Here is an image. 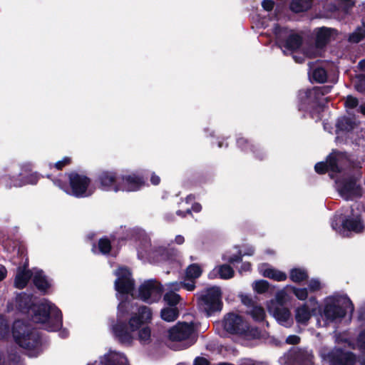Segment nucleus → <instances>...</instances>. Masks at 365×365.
<instances>
[{
	"label": "nucleus",
	"mask_w": 365,
	"mask_h": 365,
	"mask_svg": "<svg viewBox=\"0 0 365 365\" xmlns=\"http://www.w3.org/2000/svg\"><path fill=\"white\" fill-rule=\"evenodd\" d=\"M254 289L259 294L264 293L269 288V283L265 280H259L253 284Z\"/></svg>",
	"instance_id": "ea45409f"
},
{
	"label": "nucleus",
	"mask_w": 365,
	"mask_h": 365,
	"mask_svg": "<svg viewBox=\"0 0 365 365\" xmlns=\"http://www.w3.org/2000/svg\"><path fill=\"white\" fill-rule=\"evenodd\" d=\"M150 181L153 185H156L159 184L160 179L159 176L153 174L150 178Z\"/></svg>",
	"instance_id": "052dcab7"
},
{
	"label": "nucleus",
	"mask_w": 365,
	"mask_h": 365,
	"mask_svg": "<svg viewBox=\"0 0 365 365\" xmlns=\"http://www.w3.org/2000/svg\"><path fill=\"white\" fill-rule=\"evenodd\" d=\"M286 365H313V355L307 350H296L288 356Z\"/></svg>",
	"instance_id": "aec40b11"
},
{
	"label": "nucleus",
	"mask_w": 365,
	"mask_h": 365,
	"mask_svg": "<svg viewBox=\"0 0 365 365\" xmlns=\"http://www.w3.org/2000/svg\"><path fill=\"white\" fill-rule=\"evenodd\" d=\"M208 361L202 357H197L194 361V365H208Z\"/></svg>",
	"instance_id": "5fc2aeb1"
},
{
	"label": "nucleus",
	"mask_w": 365,
	"mask_h": 365,
	"mask_svg": "<svg viewBox=\"0 0 365 365\" xmlns=\"http://www.w3.org/2000/svg\"><path fill=\"white\" fill-rule=\"evenodd\" d=\"M357 110L361 113L362 114L365 115V103L359 106Z\"/></svg>",
	"instance_id": "338daca9"
},
{
	"label": "nucleus",
	"mask_w": 365,
	"mask_h": 365,
	"mask_svg": "<svg viewBox=\"0 0 365 365\" xmlns=\"http://www.w3.org/2000/svg\"><path fill=\"white\" fill-rule=\"evenodd\" d=\"M320 356L324 363L328 365H356V356L348 351L340 348L329 349L323 348L320 351Z\"/></svg>",
	"instance_id": "1a4fd4ad"
},
{
	"label": "nucleus",
	"mask_w": 365,
	"mask_h": 365,
	"mask_svg": "<svg viewBox=\"0 0 365 365\" xmlns=\"http://www.w3.org/2000/svg\"><path fill=\"white\" fill-rule=\"evenodd\" d=\"M358 344L361 348L365 349V330L359 334Z\"/></svg>",
	"instance_id": "603ef678"
},
{
	"label": "nucleus",
	"mask_w": 365,
	"mask_h": 365,
	"mask_svg": "<svg viewBox=\"0 0 365 365\" xmlns=\"http://www.w3.org/2000/svg\"><path fill=\"white\" fill-rule=\"evenodd\" d=\"M316 45L312 46L305 51L306 56L316 58L321 56L322 48L324 47L332 38L336 35V31L327 27L315 29Z\"/></svg>",
	"instance_id": "2eb2a0df"
},
{
	"label": "nucleus",
	"mask_w": 365,
	"mask_h": 365,
	"mask_svg": "<svg viewBox=\"0 0 365 365\" xmlns=\"http://www.w3.org/2000/svg\"><path fill=\"white\" fill-rule=\"evenodd\" d=\"M158 252L163 257V259H170L173 256H176L178 254V250L174 248L168 250L166 248L160 247Z\"/></svg>",
	"instance_id": "37998d69"
},
{
	"label": "nucleus",
	"mask_w": 365,
	"mask_h": 365,
	"mask_svg": "<svg viewBox=\"0 0 365 365\" xmlns=\"http://www.w3.org/2000/svg\"><path fill=\"white\" fill-rule=\"evenodd\" d=\"M7 271L6 268L0 264V281L3 280L6 276Z\"/></svg>",
	"instance_id": "bf43d9fd"
},
{
	"label": "nucleus",
	"mask_w": 365,
	"mask_h": 365,
	"mask_svg": "<svg viewBox=\"0 0 365 365\" xmlns=\"http://www.w3.org/2000/svg\"><path fill=\"white\" fill-rule=\"evenodd\" d=\"M242 365H262V364L258 362H254V361H250L244 363Z\"/></svg>",
	"instance_id": "774afa93"
},
{
	"label": "nucleus",
	"mask_w": 365,
	"mask_h": 365,
	"mask_svg": "<svg viewBox=\"0 0 365 365\" xmlns=\"http://www.w3.org/2000/svg\"><path fill=\"white\" fill-rule=\"evenodd\" d=\"M37 177L36 175H31L30 177L25 180V181L24 182H14L13 183V185L15 186V187H21L23 185H25V184H27V183H30V184H36L37 182Z\"/></svg>",
	"instance_id": "a18cd8bd"
},
{
	"label": "nucleus",
	"mask_w": 365,
	"mask_h": 365,
	"mask_svg": "<svg viewBox=\"0 0 365 365\" xmlns=\"http://www.w3.org/2000/svg\"><path fill=\"white\" fill-rule=\"evenodd\" d=\"M365 36V25L357 28L349 38V41L352 43H358Z\"/></svg>",
	"instance_id": "e433bc0d"
},
{
	"label": "nucleus",
	"mask_w": 365,
	"mask_h": 365,
	"mask_svg": "<svg viewBox=\"0 0 365 365\" xmlns=\"http://www.w3.org/2000/svg\"><path fill=\"white\" fill-rule=\"evenodd\" d=\"M160 284L154 279L145 281L138 288L137 297L147 303L158 302L162 295Z\"/></svg>",
	"instance_id": "dca6fc26"
},
{
	"label": "nucleus",
	"mask_w": 365,
	"mask_h": 365,
	"mask_svg": "<svg viewBox=\"0 0 365 365\" xmlns=\"http://www.w3.org/2000/svg\"><path fill=\"white\" fill-rule=\"evenodd\" d=\"M235 271L228 264H221L216 266L210 273V278H215L217 276L223 279H229L234 277Z\"/></svg>",
	"instance_id": "393cba45"
},
{
	"label": "nucleus",
	"mask_w": 365,
	"mask_h": 365,
	"mask_svg": "<svg viewBox=\"0 0 365 365\" xmlns=\"http://www.w3.org/2000/svg\"><path fill=\"white\" fill-rule=\"evenodd\" d=\"M260 274L264 277L277 282H282L287 279V274L278 269H274L268 264H261L258 267Z\"/></svg>",
	"instance_id": "5701e85b"
},
{
	"label": "nucleus",
	"mask_w": 365,
	"mask_h": 365,
	"mask_svg": "<svg viewBox=\"0 0 365 365\" xmlns=\"http://www.w3.org/2000/svg\"><path fill=\"white\" fill-rule=\"evenodd\" d=\"M202 274V269L197 264L190 265L186 270V277L189 279L198 278Z\"/></svg>",
	"instance_id": "f704fd0d"
},
{
	"label": "nucleus",
	"mask_w": 365,
	"mask_h": 365,
	"mask_svg": "<svg viewBox=\"0 0 365 365\" xmlns=\"http://www.w3.org/2000/svg\"><path fill=\"white\" fill-rule=\"evenodd\" d=\"M170 286L171 289H173L175 290H179L181 287H185L188 291H192L194 290L195 285V282H193V279H190V282L186 283H178V282H172L170 283Z\"/></svg>",
	"instance_id": "4c0bfd02"
},
{
	"label": "nucleus",
	"mask_w": 365,
	"mask_h": 365,
	"mask_svg": "<svg viewBox=\"0 0 365 365\" xmlns=\"http://www.w3.org/2000/svg\"><path fill=\"white\" fill-rule=\"evenodd\" d=\"M127 308L125 302L121 301L118 305V319L113 326V331L118 339L124 344H130L133 339H138L141 344L150 341L151 330L148 324L151 322L152 312L146 306H140L136 312H133L128 322L122 321L123 312Z\"/></svg>",
	"instance_id": "f257e3e1"
},
{
	"label": "nucleus",
	"mask_w": 365,
	"mask_h": 365,
	"mask_svg": "<svg viewBox=\"0 0 365 365\" xmlns=\"http://www.w3.org/2000/svg\"><path fill=\"white\" fill-rule=\"evenodd\" d=\"M120 191L132 192L139 190L143 185V180L133 175H120Z\"/></svg>",
	"instance_id": "412c9836"
},
{
	"label": "nucleus",
	"mask_w": 365,
	"mask_h": 365,
	"mask_svg": "<svg viewBox=\"0 0 365 365\" xmlns=\"http://www.w3.org/2000/svg\"><path fill=\"white\" fill-rule=\"evenodd\" d=\"M273 33L277 44L285 54H287V51L292 52L297 50L302 45V38L301 36L294 31L275 25Z\"/></svg>",
	"instance_id": "6e6552de"
},
{
	"label": "nucleus",
	"mask_w": 365,
	"mask_h": 365,
	"mask_svg": "<svg viewBox=\"0 0 365 365\" xmlns=\"http://www.w3.org/2000/svg\"><path fill=\"white\" fill-rule=\"evenodd\" d=\"M242 301L243 302V304H245V305L247 306H250V307H253V306H255L252 300V299H250V297H247V296H245V297H242Z\"/></svg>",
	"instance_id": "4d7b16f0"
},
{
	"label": "nucleus",
	"mask_w": 365,
	"mask_h": 365,
	"mask_svg": "<svg viewBox=\"0 0 365 365\" xmlns=\"http://www.w3.org/2000/svg\"><path fill=\"white\" fill-rule=\"evenodd\" d=\"M175 242L178 245H182L185 242V238L182 235H177L175 239Z\"/></svg>",
	"instance_id": "680f3d73"
},
{
	"label": "nucleus",
	"mask_w": 365,
	"mask_h": 365,
	"mask_svg": "<svg viewBox=\"0 0 365 365\" xmlns=\"http://www.w3.org/2000/svg\"><path fill=\"white\" fill-rule=\"evenodd\" d=\"M329 89L326 87H314L311 89L301 90L299 92L298 98L301 102L300 109H306L307 106L312 107L322 106L323 96L327 93Z\"/></svg>",
	"instance_id": "ddd939ff"
},
{
	"label": "nucleus",
	"mask_w": 365,
	"mask_h": 365,
	"mask_svg": "<svg viewBox=\"0 0 365 365\" xmlns=\"http://www.w3.org/2000/svg\"><path fill=\"white\" fill-rule=\"evenodd\" d=\"M250 269H251V264L250 262H244L242 264L241 268L240 269V272H242L250 271Z\"/></svg>",
	"instance_id": "13d9d810"
},
{
	"label": "nucleus",
	"mask_w": 365,
	"mask_h": 365,
	"mask_svg": "<svg viewBox=\"0 0 365 365\" xmlns=\"http://www.w3.org/2000/svg\"><path fill=\"white\" fill-rule=\"evenodd\" d=\"M242 255L240 253L239 255H233V256H227V255H223V259L230 263H235L242 260Z\"/></svg>",
	"instance_id": "49530a36"
},
{
	"label": "nucleus",
	"mask_w": 365,
	"mask_h": 365,
	"mask_svg": "<svg viewBox=\"0 0 365 365\" xmlns=\"http://www.w3.org/2000/svg\"><path fill=\"white\" fill-rule=\"evenodd\" d=\"M356 88L359 92H365V77L360 80Z\"/></svg>",
	"instance_id": "864d4df0"
},
{
	"label": "nucleus",
	"mask_w": 365,
	"mask_h": 365,
	"mask_svg": "<svg viewBox=\"0 0 365 365\" xmlns=\"http://www.w3.org/2000/svg\"><path fill=\"white\" fill-rule=\"evenodd\" d=\"M356 125L354 120L346 117H341L336 122L337 131L349 132L354 129Z\"/></svg>",
	"instance_id": "c85d7f7f"
},
{
	"label": "nucleus",
	"mask_w": 365,
	"mask_h": 365,
	"mask_svg": "<svg viewBox=\"0 0 365 365\" xmlns=\"http://www.w3.org/2000/svg\"><path fill=\"white\" fill-rule=\"evenodd\" d=\"M299 341L300 339L297 335H290L286 339V342L289 344H297L299 342Z\"/></svg>",
	"instance_id": "3c124183"
},
{
	"label": "nucleus",
	"mask_w": 365,
	"mask_h": 365,
	"mask_svg": "<svg viewBox=\"0 0 365 365\" xmlns=\"http://www.w3.org/2000/svg\"><path fill=\"white\" fill-rule=\"evenodd\" d=\"M32 320L41 324L43 327L50 331L58 330L62 325L61 311L52 303L43 299L34 309Z\"/></svg>",
	"instance_id": "f03ea898"
},
{
	"label": "nucleus",
	"mask_w": 365,
	"mask_h": 365,
	"mask_svg": "<svg viewBox=\"0 0 365 365\" xmlns=\"http://www.w3.org/2000/svg\"><path fill=\"white\" fill-rule=\"evenodd\" d=\"M341 3L343 4L344 9L346 10H348L354 4V1L353 0H341Z\"/></svg>",
	"instance_id": "6e6d98bb"
},
{
	"label": "nucleus",
	"mask_w": 365,
	"mask_h": 365,
	"mask_svg": "<svg viewBox=\"0 0 365 365\" xmlns=\"http://www.w3.org/2000/svg\"><path fill=\"white\" fill-rule=\"evenodd\" d=\"M224 329L229 333L245 336H255L257 329L250 327L248 322L237 313H228L224 317Z\"/></svg>",
	"instance_id": "0eeeda50"
},
{
	"label": "nucleus",
	"mask_w": 365,
	"mask_h": 365,
	"mask_svg": "<svg viewBox=\"0 0 365 365\" xmlns=\"http://www.w3.org/2000/svg\"><path fill=\"white\" fill-rule=\"evenodd\" d=\"M290 279L294 282L299 283L305 280L307 277V273L304 269L299 268H294L290 271Z\"/></svg>",
	"instance_id": "473e14b6"
},
{
	"label": "nucleus",
	"mask_w": 365,
	"mask_h": 365,
	"mask_svg": "<svg viewBox=\"0 0 365 365\" xmlns=\"http://www.w3.org/2000/svg\"><path fill=\"white\" fill-rule=\"evenodd\" d=\"M247 140L243 138H239L237 140V144L240 147H242L244 145V144H247Z\"/></svg>",
	"instance_id": "69168bd1"
},
{
	"label": "nucleus",
	"mask_w": 365,
	"mask_h": 365,
	"mask_svg": "<svg viewBox=\"0 0 365 365\" xmlns=\"http://www.w3.org/2000/svg\"><path fill=\"white\" fill-rule=\"evenodd\" d=\"M274 2L272 0H264L262 3L263 9L266 11H271L274 8Z\"/></svg>",
	"instance_id": "8fccbe9b"
},
{
	"label": "nucleus",
	"mask_w": 365,
	"mask_h": 365,
	"mask_svg": "<svg viewBox=\"0 0 365 365\" xmlns=\"http://www.w3.org/2000/svg\"><path fill=\"white\" fill-rule=\"evenodd\" d=\"M312 0H292L290 4V9L299 13L308 10L312 6Z\"/></svg>",
	"instance_id": "c756f323"
},
{
	"label": "nucleus",
	"mask_w": 365,
	"mask_h": 365,
	"mask_svg": "<svg viewBox=\"0 0 365 365\" xmlns=\"http://www.w3.org/2000/svg\"><path fill=\"white\" fill-rule=\"evenodd\" d=\"M71 195L76 197H87L93 195L96 187L91 184L90 178L83 175L71 173L69 175Z\"/></svg>",
	"instance_id": "f8f14e48"
},
{
	"label": "nucleus",
	"mask_w": 365,
	"mask_h": 365,
	"mask_svg": "<svg viewBox=\"0 0 365 365\" xmlns=\"http://www.w3.org/2000/svg\"><path fill=\"white\" fill-rule=\"evenodd\" d=\"M353 312L354 305L346 296H334L327 299L324 314L327 320L333 322Z\"/></svg>",
	"instance_id": "20e7f679"
},
{
	"label": "nucleus",
	"mask_w": 365,
	"mask_h": 365,
	"mask_svg": "<svg viewBox=\"0 0 365 365\" xmlns=\"http://www.w3.org/2000/svg\"><path fill=\"white\" fill-rule=\"evenodd\" d=\"M16 300L21 310L30 309L34 304L32 295L26 293L20 294Z\"/></svg>",
	"instance_id": "7c9ffc66"
},
{
	"label": "nucleus",
	"mask_w": 365,
	"mask_h": 365,
	"mask_svg": "<svg viewBox=\"0 0 365 365\" xmlns=\"http://www.w3.org/2000/svg\"><path fill=\"white\" fill-rule=\"evenodd\" d=\"M346 162V157L344 153H332L327 159L326 163H318L315 165L314 169L317 173L323 174L327 171L331 172V177L334 178V175L342 173V165Z\"/></svg>",
	"instance_id": "4468645a"
},
{
	"label": "nucleus",
	"mask_w": 365,
	"mask_h": 365,
	"mask_svg": "<svg viewBox=\"0 0 365 365\" xmlns=\"http://www.w3.org/2000/svg\"><path fill=\"white\" fill-rule=\"evenodd\" d=\"M335 187L339 195L346 200L361 197L364 192L363 188L357 184L356 179L346 173L336 178Z\"/></svg>",
	"instance_id": "423d86ee"
},
{
	"label": "nucleus",
	"mask_w": 365,
	"mask_h": 365,
	"mask_svg": "<svg viewBox=\"0 0 365 365\" xmlns=\"http://www.w3.org/2000/svg\"><path fill=\"white\" fill-rule=\"evenodd\" d=\"M178 311L175 307H167L161 310V317L166 322H173L178 318Z\"/></svg>",
	"instance_id": "2f4dec72"
},
{
	"label": "nucleus",
	"mask_w": 365,
	"mask_h": 365,
	"mask_svg": "<svg viewBox=\"0 0 365 365\" xmlns=\"http://www.w3.org/2000/svg\"><path fill=\"white\" fill-rule=\"evenodd\" d=\"M168 289H170L169 292H166L164 296V300L170 306L173 307L176 305L180 299L179 294H176L173 289H171L170 286V283L167 284Z\"/></svg>",
	"instance_id": "72a5a7b5"
},
{
	"label": "nucleus",
	"mask_w": 365,
	"mask_h": 365,
	"mask_svg": "<svg viewBox=\"0 0 365 365\" xmlns=\"http://www.w3.org/2000/svg\"><path fill=\"white\" fill-rule=\"evenodd\" d=\"M32 276L34 284L40 291L46 292L50 287L51 284L41 270H35Z\"/></svg>",
	"instance_id": "cd10ccee"
},
{
	"label": "nucleus",
	"mask_w": 365,
	"mask_h": 365,
	"mask_svg": "<svg viewBox=\"0 0 365 365\" xmlns=\"http://www.w3.org/2000/svg\"><path fill=\"white\" fill-rule=\"evenodd\" d=\"M192 209L195 212H200L202 209V207L200 204L195 203V205H192Z\"/></svg>",
	"instance_id": "e2e57ef3"
},
{
	"label": "nucleus",
	"mask_w": 365,
	"mask_h": 365,
	"mask_svg": "<svg viewBox=\"0 0 365 365\" xmlns=\"http://www.w3.org/2000/svg\"><path fill=\"white\" fill-rule=\"evenodd\" d=\"M358 105H359V101H358L357 98H356L351 96H347L346 101H345V106L346 108H348V109L356 108H357Z\"/></svg>",
	"instance_id": "c03bdc74"
},
{
	"label": "nucleus",
	"mask_w": 365,
	"mask_h": 365,
	"mask_svg": "<svg viewBox=\"0 0 365 365\" xmlns=\"http://www.w3.org/2000/svg\"><path fill=\"white\" fill-rule=\"evenodd\" d=\"M292 290L296 297L299 300H305L308 297V292L306 288H296L292 287Z\"/></svg>",
	"instance_id": "79ce46f5"
},
{
	"label": "nucleus",
	"mask_w": 365,
	"mask_h": 365,
	"mask_svg": "<svg viewBox=\"0 0 365 365\" xmlns=\"http://www.w3.org/2000/svg\"><path fill=\"white\" fill-rule=\"evenodd\" d=\"M96 186L103 191H120V179L117 173L110 170L100 172L96 179Z\"/></svg>",
	"instance_id": "f3484780"
},
{
	"label": "nucleus",
	"mask_w": 365,
	"mask_h": 365,
	"mask_svg": "<svg viewBox=\"0 0 365 365\" xmlns=\"http://www.w3.org/2000/svg\"><path fill=\"white\" fill-rule=\"evenodd\" d=\"M321 288V284L317 279H312L309 283V289L312 292H315Z\"/></svg>",
	"instance_id": "de8ad7c7"
},
{
	"label": "nucleus",
	"mask_w": 365,
	"mask_h": 365,
	"mask_svg": "<svg viewBox=\"0 0 365 365\" xmlns=\"http://www.w3.org/2000/svg\"><path fill=\"white\" fill-rule=\"evenodd\" d=\"M32 274L31 271L26 268L19 267L14 280L15 287L19 289L25 287L28 281L32 277Z\"/></svg>",
	"instance_id": "bb28decb"
},
{
	"label": "nucleus",
	"mask_w": 365,
	"mask_h": 365,
	"mask_svg": "<svg viewBox=\"0 0 365 365\" xmlns=\"http://www.w3.org/2000/svg\"><path fill=\"white\" fill-rule=\"evenodd\" d=\"M0 365H7L5 356L2 352L0 351Z\"/></svg>",
	"instance_id": "0e129e2a"
},
{
	"label": "nucleus",
	"mask_w": 365,
	"mask_h": 365,
	"mask_svg": "<svg viewBox=\"0 0 365 365\" xmlns=\"http://www.w3.org/2000/svg\"><path fill=\"white\" fill-rule=\"evenodd\" d=\"M13 336L15 341L22 348L30 351V356H35L38 351L40 337L36 331L21 320H16L13 324Z\"/></svg>",
	"instance_id": "7ed1b4c3"
},
{
	"label": "nucleus",
	"mask_w": 365,
	"mask_h": 365,
	"mask_svg": "<svg viewBox=\"0 0 365 365\" xmlns=\"http://www.w3.org/2000/svg\"><path fill=\"white\" fill-rule=\"evenodd\" d=\"M221 291L217 287H210L204 291L198 298L200 309L210 315L212 312L221 310Z\"/></svg>",
	"instance_id": "9b49d317"
},
{
	"label": "nucleus",
	"mask_w": 365,
	"mask_h": 365,
	"mask_svg": "<svg viewBox=\"0 0 365 365\" xmlns=\"http://www.w3.org/2000/svg\"><path fill=\"white\" fill-rule=\"evenodd\" d=\"M115 289L118 294H124L131 292L134 287V280L131 273L126 268H119L115 272Z\"/></svg>",
	"instance_id": "a211bd4d"
},
{
	"label": "nucleus",
	"mask_w": 365,
	"mask_h": 365,
	"mask_svg": "<svg viewBox=\"0 0 365 365\" xmlns=\"http://www.w3.org/2000/svg\"><path fill=\"white\" fill-rule=\"evenodd\" d=\"M267 309L280 325L287 328L293 325L294 322L291 313L286 307H277V304H272V305H267Z\"/></svg>",
	"instance_id": "6ab92c4d"
},
{
	"label": "nucleus",
	"mask_w": 365,
	"mask_h": 365,
	"mask_svg": "<svg viewBox=\"0 0 365 365\" xmlns=\"http://www.w3.org/2000/svg\"><path fill=\"white\" fill-rule=\"evenodd\" d=\"M100 365H130L126 356L119 351H110L100 359Z\"/></svg>",
	"instance_id": "4be33fe9"
},
{
	"label": "nucleus",
	"mask_w": 365,
	"mask_h": 365,
	"mask_svg": "<svg viewBox=\"0 0 365 365\" xmlns=\"http://www.w3.org/2000/svg\"><path fill=\"white\" fill-rule=\"evenodd\" d=\"M331 227L345 236L347 231L357 234L362 232L364 230L365 225L361 215L356 213L348 216L343 220H341V217H334L331 222Z\"/></svg>",
	"instance_id": "9d476101"
},
{
	"label": "nucleus",
	"mask_w": 365,
	"mask_h": 365,
	"mask_svg": "<svg viewBox=\"0 0 365 365\" xmlns=\"http://www.w3.org/2000/svg\"><path fill=\"white\" fill-rule=\"evenodd\" d=\"M170 339L179 343V349H187L197 340L193 323H179L169 331Z\"/></svg>",
	"instance_id": "39448f33"
},
{
	"label": "nucleus",
	"mask_w": 365,
	"mask_h": 365,
	"mask_svg": "<svg viewBox=\"0 0 365 365\" xmlns=\"http://www.w3.org/2000/svg\"><path fill=\"white\" fill-rule=\"evenodd\" d=\"M309 77L312 81H315L317 83H324L327 81V71L321 68L316 67L315 65L312 63H309Z\"/></svg>",
	"instance_id": "a878e982"
},
{
	"label": "nucleus",
	"mask_w": 365,
	"mask_h": 365,
	"mask_svg": "<svg viewBox=\"0 0 365 365\" xmlns=\"http://www.w3.org/2000/svg\"><path fill=\"white\" fill-rule=\"evenodd\" d=\"M71 159L68 157L64 158L62 160H60L54 164V167L57 170H61L63 167H64L66 165H68L70 163Z\"/></svg>",
	"instance_id": "09e8293b"
},
{
	"label": "nucleus",
	"mask_w": 365,
	"mask_h": 365,
	"mask_svg": "<svg viewBox=\"0 0 365 365\" xmlns=\"http://www.w3.org/2000/svg\"><path fill=\"white\" fill-rule=\"evenodd\" d=\"M315 308L310 309L306 304L297 307L294 311L296 322L300 324H307Z\"/></svg>",
	"instance_id": "b1692460"
},
{
	"label": "nucleus",
	"mask_w": 365,
	"mask_h": 365,
	"mask_svg": "<svg viewBox=\"0 0 365 365\" xmlns=\"http://www.w3.org/2000/svg\"><path fill=\"white\" fill-rule=\"evenodd\" d=\"M247 312L255 321H262L265 317V312L260 306H253Z\"/></svg>",
	"instance_id": "c9c22d12"
},
{
	"label": "nucleus",
	"mask_w": 365,
	"mask_h": 365,
	"mask_svg": "<svg viewBox=\"0 0 365 365\" xmlns=\"http://www.w3.org/2000/svg\"><path fill=\"white\" fill-rule=\"evenodd\" d=\"M98 247L101 253L108 254L111 248L110 242L107 238H102L99 240Z\"/></svg>",
	"instance_id": "a19ab883"
},
{
	"label": "nucleus",
	"mask_w": 365,
	"mask_h": 365,
	"mask_svg": "<svg viewBox=\"0 0 365 365\" xmlns=\"http://www.w3.org/2000/svg\"><path fill=\"white\" fill-rule=\"evenodd\" d=\"M285 292L284 291L278 292L274 299H272L267 305H272V304H274L275 305L277 304L278 306H284L285 303Z\"/></svg>",
	"instance_id": "58836bf2"
}]
</instances>
